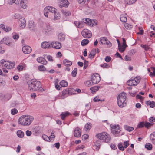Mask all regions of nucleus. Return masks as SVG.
<instances>
[{
    "label": "nucleus",
    "mask_w": 155,
    "mask_h": 155,
    "mask_svg": "<svg viewBox=\"0 0 155 155\" xmlns=\"http://www.w3.org/2000/svg\"><path fill=\"white\" fill-rule=\"evenodd\" d=\"M65 38V35L62 33H60L58 35V38L61 41H64Z\"/></svg>",
    "instance_id": "28"
},
{
    "label": "nucleus",
    "mask_w": 155,
    "mask_h": 155,
    "mask_svg": "<svg viewBox=\"0 0 155 155\" xmlns=\"http://www.w3.org/2000/svg\"><path fill=\"white\" fill-rule=\"evenodd\" d=\"M64 64L66 66H70L72 65V63L70 61L67 59H65L64 61Z\"/></svg>",
    "instance_id": "33"
},
{
    "label": "nucleus",
    "mask_w": 155,
    "mask_h": 155,
    "mask_svg": "<svg viewBox=\"0 0 155 155\" xmlns=\"http://www.w3.org/2000/svg\"><path fill=\"white\" fill-rule=\"evenodd\" d=\"M51 45L52 47L56 49H59L61 47V43L57 41H52Z\"/></svg>",
    "instance_id": "9"
},
{
    "label": "nucleus",
    "mask_w": 155,
    "mask_h": 155,
    "mask_svg": "<svg viewBox=\"0 0 155 155\" xmlns=\"http://www.w3.org/2000/svg\"><path fill=\"white\" fill-rule=\"evenodd\" d=\"M81 130L78 127L76 128L74 132V136L76 137H81Z\"/></svg>",
    "instance_id": "10"
},
{
    "label": "nucleus",
    "mask_w": 155,
    "mask_h": 155,
    "mask_svg": "<svg viewBox=\"0 0 155 155\" xmlns=\"http://www.w3.org/2000/svg\"><path fill=\"white\" fill-rule=\"evenodd\" d=\"M77 73V69L75 68L72 71L71 74L73 77H75Z\"/></svg>",
    "instance_id": "48"
},
{
    "label": "nucleus",
    "mask_w": 155,
    "mask_h": 155,
    "mask_svg": "<svg viewBox=\"0 0 155 155\" xmlns=\"http://www.w3.org/2000/svg\"><path fill=\"white\" fill-rule=\"evenodd\" d=\"M77 1L79 4H84L85 3L86 0H77Z\"/></svg>",
    "instance_id": "60"
},
{
    "label": "nucleus",
    "mask_w": 155,
    "mask_h": 155,
    "mask_svg": "<svg viewBox=\"0 0 155 155\" xmlns=\"http://www.w3.org/2000/svg\"><path fill=\"white\" fill-rule=\"evenodd\" d=\"M94 101L95 102H97L99 101L102 102L104 101V100H100L99 96H97L94 98Z\"/></svg>",
    "instance_id": "45"
},
{
    "label": "nucleus",
    "mask_w": 155,
    "mask_h": 155,
    "mask_svg": "<svg viewBox=\"0 0 155 155\" xmlns=\"http://www.w3.org/2000/svg\"><path fill=\"white\" fill-rule=\"evenodd\" d=\"M18 112L17 110L16 109H13L11 110V113L12 115H15Z\"/></svg>",
    "instance_id": "56"
},
{
    "label": "nucleus",
    "mask_w": 155,
    "mask_h": 155,
    "mask_svg": "<svg viewBox=\"0 0 155 155\" xmlns=\"http://www.w3.org/2000/svg\"><path fill=\"white\" fill-rule=\"evenodd\" d=\"M101 67L103 68H107L109 67V65L107 63H104L103 64H102L101 66Z\"/></svg>",
    "instance_id": "63"
},
{
    "label": "nucleus",
    "mask_w": 155,
    "mask_h": 155,
    "mask_svg": "<svg viewBox=\"0 0 155 155\" xmlns=\"http://www.w3.org/2000/svg\"><path fill=\"white\" fill-rule=\"evenodd\" d=\"M141 46L146 50H147L150 48L149 47V46L147 45H141Z\"/></svg>",
    "instance_id": "54"
},
{
    "label": "nucleus",
    "mask_w": 155,
    "mask_h": 155,
    "mask_svg": "<svg viewBox=\"0 0 155 155\" xmlns=\"http://www.w3.org/2000/svg\"><path fill=\"white\" fill-rule=\"evenodd\" d=\"M118 47V49L119 51L120 52H124L127 46H125L124 45H120Z\"/></svg>",
    "instance_id": "26"
},
{
    "label": "nucleus",
    "mask_w": 155,
    "mask_h": 155,
    "mask_svg": "<svg viewBox=\"0 0 155 155\" xmlns=\"http://www.w3.org/2000/svg\"><path fill=\"white\" fill-rule=\"evenodd\" d=\"M47 58L48 60L50 61H53V59L52 57L50 55H48L47 57Z\"/></svg>",
    "instance_id": "62"
},
{
    "label": "nucleus",
    "mask_w": 155,
    "mask_h": 155,
    "mask_svg": "<svg viewBox=\"0 0 155 155\" xmlns=\"http://www.w3.org/2000/svg\"><path fill=\"white\" fill-rule=\"evenodd\" d=\"M110 127L112 128V132L113 135L115 136H117V135L118 134L120 131V127L118 125H111Z\"/></svg>",
    "instance_id": "5"
},
{
    "label": "nucleus",
    "mask_w": 155,
    "mask_h": 155,
    "mask_svg": "<svg viewBox=\"0 0 155 155\" xmlns=\"http://www.w3.org/2000/svg\"><path fill=\"white\" fill-rule=\"evenodd\" d=\"M106 135V136H105L103 140L105 142L108 143L110 141L111 138L110 136L107 133Z\"/></svg>",
    "instance_id": "25"
},
{
    "label": "nucleus",
    "mask_w": 155,
    "mask_h": 155,
    "mask_svg": "<svg viewBox=\"0 0 155 155\" xmlns=\"http://www.w3.org/2000/svg\"><path fill=\"white\" fill-rule=\"evenodd\" d=\"M98 21L96 20H91V26H93L94 25H97Z\"/></svg>",
    "instance_id": "42"
},
{
    "label": "nucleus",
    "mask_w": 155,
    "mask_h": 155,
    "mask_svg": "<svg viewBox=\"0 0 155 155\" xmlns=\"http://www.w3.org/2000/svg\"><path fill=\"white\" fill-rule=\"evenodd\" d=\"M124 128L126 130L129 132H130L134 129V128L133 127L129 126L127 125H125Z\"/></svg>",
    "instance_id": "31"
},
{
    "label": "nucleus",
    "mask_w": 155,
    "mask_h": 155,
    "mask_svg": "<svg viewBox=\"0 0 155 155\" xmlns=\"http://www.w3.org/2000/svg\"><path fill=\"white\" fill-rule=\"evenodd\" d=\"M82 35L85 38H89L92 36L91 31L87 29H84L81 32Z\"/></svg>",
    "instance_id": "8"
},
{
    "label": "nucleus",
    "mask_w": 155,
    "mask_h": 155,
    "mask_svg": "<svg viewBox=\"0 0 155 155\" xmlns=\"http://www.w3.org/2000/svg\"><path fill=\"white\" fill-rule=\"evenodd\" d=\"M22 50L23 53L25 54H28L30 53L31 51V48L28 46H25L23 47Z\"/></svg>",
    "instance_id": "12"
},
{
    "label": "nucleus",
    "mask_w": 155,
    "mask_h": 155,
    "mask_svg": "<svg viewBox=\"0 0 155 155\" xmlns=\"http://www.w3.org/2000/svg\"><path fill=\"white\" fill-rule=\"evenodd\" d=\"M96 50L95 49L92 50L91 51L90 54L89 55V58L91 59L93 58L96 54Z\"/></svg>",
    "instance_id": "22"
},
{
    "label": "nucleus",
    "mask_w": 155,
    "mask_h": 155,
    "mask_svg": "<svg viewBox=\"0 0 155 155\" xmlns=\"http://www.w3.org/2000/svg\"><path fill=\"white\" fill-rule=\"evenodd\" d=\"M107 133L103 132L100 134H99L96 135V137L100 140H103L105 136H106V134Z\"/></svg>",
    "instance_id": "18"
},
{
    "label": "nucleus",
    "mask_w": 155,
    "mask_h": 155,
    "mask_svg": "<svg viewBox=\"0 0 155 155\" xmlns=\"http://www.w3.org/2000/svg\"><path fill=\"white\" fill-rule=\"evenodd\" d=\"M140 77H137L133 79L128 80L127 82V84L130 86H136L140 82Z\"/></svg>",
    "instance_id": "4"
},
{
    "label": "nucleus",
    "mask_w": 155,
    "mask_h": 155,
    "mask_svg": "<svg viewBox=\"0 0 155 155\" xmlns=\"http://www.w3.org/2000/svg\"><path fill=\"white\" fill-rule=\"evenodd\" d=\"M124 147L125 148H126L129 145V142L128 141L124 142Z\"/></svg>",
    "instance_id": "58"
},
{
    "label": "nucleus",
    "mask_w": 155,
    "mask_h": 155,
    "mask_svg": "<svg viewBox=\"0 0 155 155\" xmlns=\"http://www.w3.org/2000/svg\"><path fill=\"white\" fill-rule=\"evenodd\" d=\"M13 38L14 39L17 40L19 38V36L18 35H15L13 36Z\"/></svg>",
    "instance_id": "64"
},
{
    "label": "nucleus",
    "mask_w": 155,
    "mask_h": 155,
    "mask_svg": "<svg viewBox=\"0 0 155 155\" xmlns=\"http://www.w3.org/2000/svg\"><path fill=\"white\" fill-rule=\"evenodd\" d=\"M145 123L144 122H142L140 123V124L138 125L137 127L139 128H142L144 126Z\"/></svg>",
    "instance_id": "55"
},
{
    "label": "nucleus",
    "mask_w": 155,
    "mask_h": 155,
    "mask_svg": "<svg viewBox=\"0 0 155 155\" xmlns=\"http://www.w3.org/2000/svg\"><path fill=\"white\" fill-rule=\"evenodd\" d=\"M93 83L95 84L99 83L100 81V77L99 75L98 74H94L91 76V78Z\"/></svg>",
    "instance_id": "6"
},
{
    "label": "nucleus",
    "mask_w": 155,
    "mask_h": 155,
    "mask_svg": "<svg viewBox=\"0 0 155 155\" xmlns=\"http://www.w3.org/2000/svg\"><path fill=\"white\" fill-rule=\"evenodd\" d=\"M120 21L122 22H126L127 21V15H121L120 17Z\"/></svg>",
    "instance_id": "29"
},
{
    "label": "nucleus",
    "mask_w": 155,
    "mask_h": 155,
    "mask_svg": "<svg viewBox=\"0 0 155 155\" xmlns=\"http://www.w3.org/2000/svg\"><path fill=\"white\" fill-rule=\"evenodd\" d=\"M91 20L88 18H84L83 19V21L85 24L91 26Z\"/></svg>",
    "instance_id": "24"
},
{
    "label": "nucleus",
    "mask_w": 155,
    "mask_h": 155,
    "mask_svg": "<svg viewBox=\"0 0 155 155\" xmlns=\"http://www.w3.org/2000/svg\"><path fill=\"white\" fill-rule=\"evenodd\" d=\"M94 84V83H93V81H92L91 79V80L87 81L85 83V85L88 87H90Z\"/></svg>",
    "instance_id": "38"
},
{
    "label": "nucleus",
    "mask_w": 155,
    "mask_h": 155,
    "mask_svg": "<svg viewBox=\"0 0 155 155\" xmlns=\"http://www.w3.org/2000/svg\"><path fill=\"white\" fill-rule=\"evenodd\" d=\"M150 138L152 142L155 145V132H153L150 134Z\"/></svg>",
    "instance_id": "21"
},
{
    "label": "nucleus",
    "mask_w": 155,
    "mask_h": 155,
    "mask_svg": "<svg viewBox=\"0 0 155 155\" xmlns=\"http://www.w3.org/2000/svg\"><path fill=\"white\" fill-rule=\"evenodd\" d=\"M100 42L102 44H107L109 47H111L112 45L111 43L108 41L107 39L105 37L100 38Z\"/></svg>",
    "instance_id": "11"
},
{
    "label": "nucleus",
    "mask_w": 155,
    "mask_h": 155,
    "mask_svg": "<svg viewBox=\"0 0 155 155\" xmlns=\"http://www.w3.org/2000/svg\"><path fill=\"white\" fill-rule=\"evenodd\" d=\"M124 60L126 61H130L131 60V58L130 57L127 55L124 57Z\"/></svg>",
    "instance_id": "53"
},
{
    "label": "nucleus",
    "mask_w": 155,
    "mask_h": 155,
    "mask_svg": "<svg viewBox=\"0 0 155 155\" xmlns=\"http://www.w3.org/2000/svg\"><path fill=\"white\" fill-rule=\"evenodd\" d=\"M34 120L33 116L28 115L21 116L18 120V123L21 125L23 126L30 125Z\"/></svg>",
    "instance_id": "1"
},
{
    "label": "nucleus",
    "mask_w": 155,
    "mask_h": 155,
    "mask_svg": "<svg viewBox=\"0 0 155 155\" xmlns=\"http://www.w3.org/2000/svg\"><path fill=\"white\" fill-rule=\"evenodd\" d=\"M28 89L31 91H38L42 92L44 89L41 87V84L40 81L32 80L30 82H28Z\"/></svg>",
    "instance_id": "2"
},
{
    "label": "nucleus",
    "mask_w": 155,
    "mask_h": 155,
    "mask_svg": "<svg viewBox=\"0 0 155 155\" xmlns=\"http://www.w3.org/2000/svg\"><path fill=\"white\" fill-rule=\"evenodd\" d=\"M19 23L20 24V27L22 29L24 28L26 25V21L24 18L21 17L19 19Z\"/></svg>",
    "instance_id": "13"
},
{
    "label": "nucleus",
    "mask_w": 155,
    "mask_h": 155,
    "mask_svg": "<svg viewBox=\"0 0 155 155\" xmlns=\"http://www.w3.org/2000/svg\"><path fill=\"white\" fill-rule=\"evenodd\" d=\"M75 25L78 28H81L83 27V24L81 22L79 21H76L74 22Z\"/></svg>",
    "instance_id": "30"
},
{
    "label": "nucleus",
    "mask_w": 155,
    "mask_h": 155,
    "mask_svg": "<svg viewBox=\"0 0 155 155\" xmlns=\"http://www.w3.org/2000/svg\"><path fill=\"white\" fill-rule=\"evenodd\" d=\"M136 0H126V2L128 4L130 5L134 3Z\"/></svg>",
    "instance_id": "50"
},
{
    "label": "nucleus",
    "mask_w": 155,
    "mask_h": 155,
    "mask_svg": "<svg viewBox=\"0 0 155 155\" xmlns=\"http://www.w3.org/2000/svg\"><path fill=\"white\" fill-rule=\"evenodd\" d=\"M99 87H94L90 88V89L91 90V92L93 93L96 91H97L99 89Z\"/></svg>",
    "instance_id": "37"
},
{
    "label": "nucleus",
    "mask_w": 155,
    "mask_h": 155,
    "mask_svg": "<svg viewBox=\"0 0 155 155\" xmlns=\"http://www.w3.org/2000/svg\"><path fill=\"white\" fill-rule=\"evenodd\" d=\"M15 66V64L14 63L7 62H5V64L2 65V67L3 69H11L14 68Z\"/></svg>",
    "instance_id": "7"
},
{
    "label": "nucleus",
    "mask_w": 155,
    "mask_h": 155,
    "mask_svg": "<svg viewBox=\"0 0 155 155\" xmlns=\"http://www.w3.org/2000/svg\"><path fill=\"white\" fill-rule=\"evenodd\" d=\"M8 41V39L6 37H5L2 39L1 41H0V44H2L4 43L6 44Z\"/></svg>",
    "instance_id": "39"
},
{
    "label": "nucleus",
    "mask_w": 155,
    "mask_h": 155,
    "mask_svg": "<svg viewBox=\"0 0 155 155\" xmlns=\"http://www.w3.org/2000/svg\"><path fill=\"white\" fill-rule=\"evenodd\" d=\"M117 104L118 106L123 107L126 105V94L124 92L120 93L117 97Z\"/></svg>",
    "instance_id": "3"
},
{
    "label": "nucleus",
    "mask_w": 155,
    "mask_h": 155,
    "mask_svg": "<svg viewBox=\"0 0 155 155\" xmlns=\"http://www.w3.org/2000/svg\"><path fill=\"white\" fill-rule=\"evenodd\" d=\"M89 42V41L88 39H85L82 41L81 44L82 46H84L87 44Z\"/></svg>",
    "instance_id": "43"
},
{
    "label": "nucleus",
    "mask_w": 155,
    "mask_h": 155,
    "mask_svg": "<svg viewBox=\"0 0 155 155\" xmlns=\"http://www.w3.org/2000/svg\"><path fill=\"white\" fill-rule=\"evenodd\" d=\"M17 135L20 138H22L24 137V133L21 130H18L17 132Z\"/></svg>",
    "instance_id": "34"
},
{
    "label": "nucleus",
    "mask_w": 155,
    "mask_h": 155,
    "mask_svg": "<svg viewBox=\"0 0 155 155\" xmlns=\"http://www.w3.org/2000/svg\"><path fill=\"white\" fill-rule=\"evenodd\" d=\"M60 84L61 87H65L68 86V83L65 80H63L60 83Z\"/></svg>",
    "instance_id": "27"
},
{
    "label": "nucleus",
    "mask_w": 155,
    "mask_h": 155,
    "mask_svg": "<svg viewBox=\"0 0 155 155\" xmlns=\"http://www.w3.org/2000/svg\"><path fill=\"white\" fill-rule=\"evenodd\" d=\"M57 11V10H54V11L52 12V13H53L54 14L55 19H59L60 17V14Z\"/></svg>",
    "instance_id": "23"
},
{
    "label": "nucleus",
    "mask_w": 155,
    "mask_h": 155,
    "mask_svg": "<svg viewBox=\"0 0 155 155\" xmlns=\"http://www.w3.org/2000/svg\"><path fill=\"white\" fill-rule=\"evenodd\" d=\"M42 47L44 49L48 48H50V45L49 43L47 42H43L41 44Z\"/></svg>",
    "instance_id": "20"
},
{
    "label": "nucleus",
    "mask_w": 155,
    "mask_h": 155,
    "mask_svg": "<svg viewBox=\"0 0 155 155\" xmlns=\"http://www.w3.org/2000/svg\"><path fill=\"white\" fill-rule=\"evenodd\" d=\"M111 58L110 56H106L105 58V61L107 62H109L111 60Z\"/></svg>",
    "instance_id": "57"
},
{
    "label": "nucleus",
    "mask_w": 155,
    "mask_h": 155,
    "mask_svg": "<svg viewBox=\"0 0 155 155\" xmlns=\"http://www.w3.org/2000/svg\"><path fill=\"white\" fill-rule=\"evenodd\" d=\"M25 2H20V5L22 8L24 9H25L27 8V6L25 4Z\"/></svg>",
    "instance_id": "47"
},
{
    "label": "nucleus",
    "mask_w": 155,
    "mask_h": 155,
    "mask_svg": "<svg viewBox=\"0 0 155 155\" xmlns=\"http://www.w3.org/2000/svg\"><path fill=\"white\" fill-rule=\"evenodd\" d=\"M145 148L148 150H150L152 149V144L150 143H147L145 145Z\"/></svg>",
    "instance_id": "35"
},
{
    "label": "nucleus",
    "mask_w": 155,
    "mask_h": 155,
    "mask_svg": "<svg viewBox=\"0 0 155 155\" xmlns=\"http://www.w3.org/2000/svg\"><path fill=\"white\" fill-rule=\"evenodd\" d=\"M53 30V28L49 25L46 24L44 27L43 31L45 33L49 32Z\"/></svg>",
    "instance_id": "15"
},
{
    "label": "nucleus",
    "mask_w": 155,
    "mask_h": 155,
    "mask_svg": "<svg viewBox=\"0 0 155 155\" xmlns=\"http://www.w3.org/2000/svg\"><path fill=\"white\" fill-rule=\"evenodd\" d=\"M37 61L39 63H41L43 64L46 65L47 64V61L43 58L39 57L37 58Z\"/></svg>",
    "instance_id": "19"
},
{
    "label": "nucleus",
    "mask_w": 155,
    "mask_h": 155,
    "mask_svg": "<svg viewBox=\"0 0 155 155\" xmlns=\"http://www.w3.org/2000/svg\"><path fill=\"white\" fill-rule=\"evenodd\" d=\"M28 26L29 28L31 31H35L36 29L35 25L32 21H29Z\"/></svg>",
    "instance_id": "16"
},
{
    "label": "nucleus",
    "mask_w": 155,
    "mask_h": 155,
    "mask_svg": "<svg viewBox=\"0 0 155 155\" xmlns=\"http://www.w3.org/2000/svg\"><path fill=\"white\" fill-rule=\"evenodd\" d=\"M92 124L91 123H88L86 124L85 127L88 130H89L92 127Z\"/></svg>",
    "instance_id": "44"
},
{
    "label": "nucleus",
    "mask_w": 155,
    "mask_h": 155,
    "mask_svg": "<svg viewBox=\"0 0 155 155\" xmlns=\"http://www.w3.org/2000/svg\"><path fill=\"white\" fill-rule=\"evenodd\" d=\"M55 9L53 7L51 6H48L47 7H46L45 8L44 10H50V9H51L52 10V9Z\"/></svg>",
    "instance_id": "59"
},
{
    "label": "nucleus",
    "mask_w": 155,
    "mask_h": 155,
    "mask_svg": "<svg viewBox=\"0 0 155 155\" xmlns=\"http://www.w3.org/2000/svg\"><path fill=\"white\" fill-rule=\"evenodd\" d=\"M153 125V124L149 122H146L145 123L144 126L147 128H149L150 126Z\"/></svg>",
    "instance_id": "51"
},
{
    "label": "nucleus",
    "mask_w": 155,
    "mask_h": 155,
    "mask_svg": "<svg viewBox=\"0 0 155 155\" xmlns=\"http://www.w3.org/2000/svg\"><path fill=\"white\" fill-rule=\"evenodd\" d=\"M118 147L119 149L123 151L124 150V148L121 143H119L118 144Z\"/></svg>",
    "instance_id": "49"
},
{
    "label": "nucleus",
    "mask_w": 155,
    "mask_h": 155,
    "mask_svg": "<svg viewBox=\"0 0 155 155\" xmlns=\"http://www.w3.org/2000/svg\"><path fill=\"white\" fill-rule=\"evenodd\" d=\"M62 13L65 16H69L71 15V12L69 10H62Z\"/></svg>",
    "instance_id": "36"
},
{
    "label": "nucleus",
    "mask_w": 155,
    "mask_h": 155,
    "mask_svg": "<svg viewBox=\"0 0 155 155\" xmlns=\"http://www.w3.org/2000/svg\"><path fill=\"white\" fill-rule=\"evenodd\" d=\"M69 114L68 112H66L65 113L63 112L62 113L61 115V118L62 120H64V118L65 117L68 116V115Z\"/></svg>",
    "instance_id": "46"
},
{
    "label": "nucleus",
    "mask_w": 155,
    "mask_h": 155,
    "mask_svg": "<svg viewBox=\"0 0 155 155\" xmlns=\"http://www.w3.org/2000/svg\"><path fill=\"white\" fill-rule=\"evenodd\" d=\"M124 27L127 29L130 30L132 28V25L128 23H125L124 24Z\"/></svg>",
    "instance_id": "40"
},
{
    "label": "nucleus",
    "mask_w": 155,
    "mask_h": 155,
    "mask_svg": "<svg viewBox=\"0 0 155 155\" xmlns=\"http://www.w3.org/2000/svg\"><path fill=\"white\" fill-rule=\"evenodd\" d=\"M61 4L59 5L61 8H62V7H68L69 4V3L67 0H61Z\"/></svg>",
    "instance_id": "17"
},
{
    "label": "nucleus",
    "mask_w": 155,
    "mask_h": 155,
    "mask_svg": "<svg viewBox=\"0 0 155 155\" xmlns=\"http://www.w3.org/2000/svg\"><path fill=\"white\" fill-rule=\"evenodd\" d=\"M55 137V135L54 134V133H52L51 135L49 137V138H50V141L52 140H53Z\"/></svg>",
    "instance_id": "61"
},
{
    "label": "nucleus",
    "mask_w": 155,
    "mask_h": 155,
    "mask_svg": "<svg viewBox=\"0 0 155 155\" xmlns=\"http://www.w3.org/2000/svg\"><path fill=\"white\" fill-rule=\"evenodd\" d=\"M38 68L40 71H45L46 70L45 67L43 65H41L38 67Z\"/></svg>",
    "instance_id": "52"
},
{
    "label": "nucleus",
    "mask_w": 155,
    "mask_h": 155,
    "mask_svg": "<svg viewBox=\"0 0 155 155\" xmlns=\"http://www.w3.org/2000/svg\"><path fill=\"white\" fill-rule=\"evenodd\" d=\"M42 137L43 139L45 141H50V138H49V137L45 134L43 135H42Z\"/></svg>",
    "instance_id": "41"
},
{
    "label": "nucleus",
    "mask_w": 155,
    "mask_h": 155,
    "mask_svg": "<svg viewBox=\"0 0 155 155\" xmlns=\"http://www.w3.org/2000/svg\"><path fill=\"white\" fill-rule=\"evenodd\" d=\"M52 10H44V15L46 17H48V15L52 13Z\"/></svg>",
    "instance_id": "32"
},
{
    "label": "nucleus",
    "mask_w": 155,
    "mask_h": 155,
    "mask_svg": "<svg viewBox=\"0 0 155 155\" xmlns=\"http://www.w3.org/2000/svg\"><path fill=\"white\" fill-rule=\"evenodd\" d=\"M0 28L6 32H8L12 30L11 28L10 27L8 26L5 27V25L3 24H1L0 25Z\"/></svg>",
    "instance_id": "14"
}]
</instances>
